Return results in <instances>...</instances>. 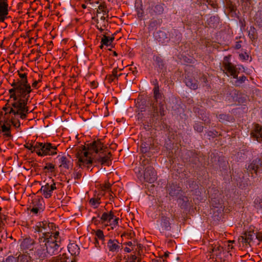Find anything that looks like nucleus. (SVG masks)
<instances>
[{
    "label": "nucleus",
    "mask_w": 262,
    "mask_h": 262,
    "mask_svg": "<svg viewBox=\"0 0 262 262\" xmlns=\"http://www.w3.org/2000/svg\"><path fill=\"white\" fill-rule=\"evenodd\" d=\"M37 246L35 248L36 254L40 258H45L48 255H53L58 253L59 245L57 241L52 237L49 232L43 233L37 237L35 235Z\"/></svg>",
    "instance_id": "obj_1"
},
{
    "label": "nucleus",
    "mask_w": 262,
    "mask_h": 262,
    "mask_svg": "<svg viewBox=\"0 0 262 262\" xmlns=\"http://www.w3.org/2000/svg\"><path fill=\"white\" fill-rule=\"evenodd\" d=\"M136 106L138 111L143 112L147 111L148 115L154 119H158L159 112L158 106L155 102H153L152 99L149 97H139L136 102Z\"/></svg>",
    "instance_id": "obj_2"
},
{
    "label": "nucleus",
    "mask_w": 262,
    "mask_h": 262,
    "mask_svg": "<svg viewBox=\"0 0 262 262\" xmlns=\"http://www.w3.org/2000/svg\"><path fill=\"white\" fill-rule=\"evenodd\" d=\"M180 166L176 161L173 162L170 170L171 177L173 179L178 181L169 184L167 186V191L170 196L173 198L179 199L180 198V189L179 186V179H180Z\"/></svg>",
    "instance_id": "obj_3"
},
{
    "label": "nucleus",
    "mask_w": 262,
    "mask_h": 262,
    "mask_svg": "<svg viewBox=\"0 0 262 262\" xmlns=\"http://www.w3.org/2000/svg\"><path fill=\"white\" fill-rule=\"evenodd\" d=\"M230 55L224 57L221 70L228 77L237 78V75L241 71H244V68L242 65H234L230 61Z\"/></svg>",
    "instance_id": "obj_4"
},
{
    "label": "nucleus",
    "mask_w": 262,
    "mask_h": 262,
    "mask_svg": "<svg viewBox=\"0 0 262 262\" xmlns=\"http://www.w3.org/2000/svg\"><path fill=\"white\" fill-rule=\"evenodd\" d=\"M29 99H20L19 101L11 103V105L15 108L10 107V111L8 112L9 114H12L14 116L19 115L21 119H25L27 117V114L29 111L27 106V103Z\"/></svg>",
    "instance_id": "obj_5"
},
{
    "label": "nucleus",
    "mask_w": 262,
    "mask_h": 262,
    "mask_svg": "<svg viewBox=\"0 0 262 262\" xmlns=\"http://www.w3.org/2000/svg\"><path fill=\"white\" fill-rule=\"evenodd\" d=\"M34 150L32 151L33 152L36 150V154L39 156H43L47 155H54L57 154V147L52 146L50 143H42L36 142L35 145H33Z\"/></svg>",
    "instance_id": "obj_6"
},
{
    "label": "nucleus",
    "mask_w": 262,
    "mask_h": 262,
    "mask_svg": "<svg viewBox=\"0 0 262 262\" xmlns=\"http://www.w3.org/2000/svg\"><path fill=\"white\" fill-rule=\"evenodd\" d=\"M90 154V152L87 151L85 146H82L76 151L75 155L79 163H82L84 165H88V168H89V165L93 163V160L89 157Z\"/></svg>",
    "instance_id": "obj_7"
},
{
    "label": "nucleus",
    "mask_w": 262,
    "mask_h": 262,
    "mask_svg": "<svg viewBox=\"0 0 262 262\" xmlns=\"http://www.w3.org/2000/svg\"><path fill=\"white\" fill-rule=\"evenodd\" d=\"M9 92L10 94V98L14 101L13 102L19 101L20 99H29L30 97V93L19 86L16 88L10 89Z\"/></svg>",
    "instance_id": "obj_8"
},
{
    "label": "nucleus",
    "mask_w": 262,
    "mask_h": 262,
    "mask_svg": "<svg viewBox=\"0 0 262 262\" xmlns=\"http://www.w3.org/2000/svg\"><path fill=\"white\" fill-rule=\"evenodd\" d=\"M153 102H155L158 106L159 115L161 116L165 115L164 102L162 94L160 93L159 86H156L154 89Z\"/></svg>",
    "instance_id": "obj_9"
},
{
    "label": "nucleus",
    "mask_w": 262,
    "mask_h": 262,
    "mask_svg": "<svg viewBox=\"0 0 262 262\" xmlns=\"http://www.w3.org/2000/svg\"><path fill=\"white\" fill-rule=\"evenodd\" d=\"M144 180L149 183H154L157 179V174L154 168L151 166L146 167L144 172Z\"/></svg>",
    "instance_id": "obj_10"
},
{
    "label": "nucleus",
    "mask_w": 262,
    "mask_h": 262,
    "mask_svg": "<svg viewBox=\"0 0 262 262\" xmlns=\"http://www.w3.org/2000/svg\"><path fill=\"white\" fill-rule=\"evenodd\" d=\"M163 5L162 4H155L153 3H150L149 4V7L147 10L152 16L160 15L164 11Z\"/></svg>",
    "instance_id": "obj_11"
},
{
    "label": "nucleus",
    "mask_w": 262,
    "mask_h": 262,
    "mask_svg": "<svg viewBox=\"0 0 262 262\" xmlns=\"http://www.w3.org/2000/svg\"><path fill=\"white\" fill-rule=\"evenodd\" d=\"M54 227L55 225L54 223H48V222L45 221L37 223V225L34 228V230L35 231V232H38V235H36L38 237L39 236V234L41 235L43 233V230H46L47 227H48L49 229H52ZM46 232L47 231H45V232ZM43 233H45V232H43Z\"/></svg>",
    "instance_id": "obj_12"
},
{
    "label": "nucleus",
    "mask_w": 262,
    "mask_h": 262,
    "mask_svg": "<svg viewBox=\"0 0 262 262\" xmlns=\"http://www.w3.org/2000/svg\"><path fill=\"white\" fill-rule=\"evenodd\" d=\"M7 0H0V23L4 22L8 15Z\"/></svg>",
    "instance_id": "obj_13"
},
{
    "label": "nucleus",
    "mask_w": 262,
    "mask_h": 262,
    "mask_svg": "<svg viewBox=\"0 0 262 262\" xmlns=\"http://www.w3.org/2000/svg\"><path fill=\"white\" fill-rule=\"evenodd\" d=\"M153 60L158 72L163 73L166 71V66L164 59L161 56L154 55L153 56Z\"/></svg>",
    "instance_id": "obj_14"
},
{
    "label": "nucleus",
    "mask_w": 262,
    "mask_h": 262,
    "mask_svg": "<svg viewBox=\"0 0 262 262\" xmlns=\"http://www.w3.org/2000/svg\"><path fill=\"white\" fill-rule=\"evenodd\" d=\"M262 166V157L256 158L249 166L248 170L251 174L257 173L259 171V168Z\"/></svg>",
    "instance_id": "obj_15"
},
{
    "label": "nucleus",
    "mask_w": 262,
    "mask_h": 262,
    "mask_svg": "<svg viewBox=\"0 0 262 262\" xmlns=\"http://www.w3.org/2000/svg\"><path fill=\"white\" fill-rule=\"evenodd\" d=\"M106 148L99 140H97L89 144L88 150H93L96 154L99 152L103 153V152L102 151H103L104 149Z\"/></svg>",
    "instance_id": "obj_16"
},
{
    "label": "nucleus",
    "mask_w": 262,
    "mask_h": 262,
    "mask_svg": "<svg viewBox=\"0 0 262 262\" xmlns=\"http://www.w3.org/2000/svg\"><path fill=\"white\" fill-rule=\"evenodd\" d=\"M18 75L19 77V79H18V81L20 82V84H22L23 87H24V89L26 91H28L30 93L32 92V89L31 88L30 84L28 83V79H27V74L26 73H20L19 71Z\"/></svg>",
    "instance_id": "obj_17"
},
{
    "label": "nucleus",
    "mask_w": 262,
    "mask_h": 262,
    "mask_svg": "<svg viewBox=\"0 0 262 262\" xmlns=\"http://www.w3.org/2000/svg\"><path fill=\"white\" fill-rule=\"evenodd\" d=\"M251 135L253 138H255L257 141L262 142L261 127L257 124H254L251 131Z\"/></svg>",
    "instance_id": "obj_18"
},
{
    "label": "nucleus",
    "mask_w": 262,
    "mask_h": 262,
    "mask_svg": "<svg viewBox=\"0 0 262 262\" xmlns=\"http://www.w3.org/2000/svg\"><path fill=\"white\" fill-rule=\"evenodd\" d=\"M155 38L160 43L163 44L169 40L167 33L161 30L158 31L154 35Z\"/></svg>",
    "instance_id": "obj_19"
},
{
    "label": "nucleus",
    "mask_w": 262,
    "mask_h": 262,
    "mask_svg": "<svg viewBox=\"0 0 262 262\" xmlns=\"http://www.w3.org/2000/svg\"><path fill=\"white\" fill-rule=\"evenodd\" d=\"M152 148V145L149 141L142 142L140 146L141 152L145 154L148 157L150 156L149 151Z\"/></svg>",
    "instance_id": "obj_20"
},
{
    "label": "nucleus",
    "mask_w": 262,
    "mask_h": 262,
    "mask_svg": "<svg viewBox=\"0 0 262 262\" xmlns=\"http://www.w3.org/2000/svg\"><path fill=\"white\" fill-rule=\"evenodd\" d=\"M184 82L185 83L187 86L190 88L191 89L195 90L198 89V83L196 81L192 78L189 75H187V77L185 76V79L184 80Z\"/></svg>",
    "instance_id": "obj_21"
},
{
    "label": "nucleus",
    "mask_w": 262,
    "mask_h": 262,
    "mask_svg": "<svg viewBox=\"0 0 262 262\" xmlns=\"http://www.w3.org/2000/svg\"><path fill=\"white\" fill-rule=\"evenodd\" d=\"M119 242L117 240H112L110 239L107 243V247H108L109 250L111 252L118 251V250L121 248L118 245Z\"/></svg>",
    "instance_id": "obj_22"
},
{
    "label": "nucleus",
    "mask_w": 262,
    "mask_h": 262,
    "mask_svg": "<svg viewBox=\"0 0 262 262\" xmlns=\"http://www.w3.org/2000/svg\"><path fill=\"white\" fill-rule=\"evenodd\" d=\"M170 228L169 220L167 217L162 216L161 218V232H163L164 231H168L170 229Z\"/></svg>",
    "instance_id": "obj_23"
},
{
    "label": "nucleus",
    "mask_w": 262,
    "mask_h": 262,
    "mask_svg": "<svg viewBox=\"0 0 262 262\" xmlns=\"http://www.w3.org/2000/svg\"><path fill=\"white\" fill-rule=\"evenodd\" d=\"M161 21V19H151L149 21V24L148 27L149 31H151L156 29L158 27L160 26Z\"/></svg>",
    "instance_id": "obj_24"
},
{
    "label": "nucleus",
    "mask_w": 262,
    "mask_h": 262,
    "mask_svg": "<svg viewBox=\"0 0 262 262\" xmlns=\"http://www.w3.org/2000/svg\"><path fill=\"white\" fill-rule=\"evenodd\" d=\"M95 162L100 163L102 165L106 164L107 165H109L110 163L111 162L110 160V157L105 155L104 156H99L96 158Z\"/></svg>",
    "instance_id": "obj_25"
},
{
    "label": "nucleus",
    "mask_w": 262,
    "mask_h": 262,
    "mask_svg": "<svg viewBox=\"0 0 262 262\" xmlns=\"http://www.w3.org/2000/svg\"><path fill=\"white\" fill-rule=\"evenodd\" d=\"M255 236V233L252 231L246 232L242 236L243 239L245 243H249Z\"/></svg>",
    "instance_id": "obj_26"
},
{
    "label": "nucleus",
    "mask_w": 262,
    "mask_h": 262,
    "mask_svg": "<svg viewBox=\"0 0 262 262\" xmlns=\"http://www.w3.org/2000/svg\"><path fill=\"white\" fill-rule=\"evenodd\" d=\"M8 120H6L5 121V123L7 124V125H9V126H6L5 124L1 126L2 127V132L5 133L4 135L7 137H11L12 136L10 133V126L9 124L8 123Z\"/></svg>",
    "instance_id": "obj_27"
},
{
    "label": "nucleus",
    "mask_w": 262,
    "mask_h": 262,
    "mask_svg": "<svg viewBox=\"0 0 262 262\" xmlns=\"http://www.w3.org/2000/svg\"><path fill=\"white\" fill-rule=\"evenodd\" d=\"M68 248L71 254L76 255L79 253L80 249L76 244H71L68 246Z\"/></svg>",
    "instance_id": "obj_28"
},
{
    "label": "nucleus",
    "mask_w": 262,
    "mask_h": 262,
    "mask_svg": "<svg viewBox=\"0 0 262 262\" xmlns=\"http://www.w3.org/2000/svg\"><path fill=\"white\" fill-rule=\"evenodd\" d=\"M117 68H116L113 70L112 75H108L106 76V78L108 79L110 82H113L115 78H117L118 79V77L122 75V73L119 75H117Z\"/></svg>",
    "instance_id": "obj_29"
},
{
    "label": "nucleus",
    "mask_w": 262,
    "mask_h": 262,
    "mask_svg": "<svg viewBox=\"0 0 262 262\" xmlns=\"http://www.w3.org/2000/svg\"><path fill=\"white\" fill-rule=\"evenodd\" d=\"M32 206L38 208H39V207H41L42 210H43L45 207L43 204V199L41 198L33 200Z\"/></svg>",
    "instance_id": "obj_30"
},
{
    "label": "nucleus",
    "mask_w": 262,
    "mask_h": 262,
    "mask_svg": "<svg viewBox=\"0 0 262 262\" xmlns=\"http://www.w3.org/2000/svg\"><path fill=\"white\" fill-rule=\"evenodd\" d=\"M34 244V242L30 238H25L21 243V246L25 249H29Z\"/></svg>",
    "instance_id": "obj_31"
},
{
    "label": "nucleus",
    "mask_w": 262,
    "mask_h": 262,
    "mask_svg": "<svg viewBox=\"0 0 262 262\" xmlns=\"http://www.w3.org/2000/svg\"><path fill=\"white\" fill-rule=\"evenodd\" d=\"M208 25L210 27L214 28L217 26L219 23V18L215 16H211L208 20Z\"/></svg>",
    "instance_id": "obj_32"
},
{
    "label": "nucleus",
    "mask_w": 262,
    "mask_h": 262,
    "mask_svg": "<svg viewBox=\"0 0 262 262\" xmlns=\"http://www.w3.org/2000/svg\"><path fill=\"white\" fill-rule=\"evenodd\" d=\"M100 198H93L90 199L89 203L94 208H98L99 205L100 204Z\"/></svg>",
    "instance_id": "obj_33"
},
{
    "label": "nucleus",
    "mask_w": 262,
    "mask_h": 262,
    "mask_svg": "<svg viewBox=\"0 0 262 262\" xmlns=\"http://www.w3.org/2000/svg\"><path fill=\"white\" fill-rule=\"evenodd\" d=\"M19 262H33L31 257L27 255H20L18 256Z\"/></svg>",
    "instance_id": "obj_34"
},
{
    "label": "nucleus",
    "mask_w": 262,
    "mask_h": 262,
    "mask_svg": "<svg viewBox=\"0 0 262 262\" xmlns=\"http://www.w3.org/2000/svg\"><path fill=\"white\" fill-rule=\"evenodd\" d=\"M99 10L102 12L103 14H107L109 12V10L106 8V5L104 3L101 4L98 6V10H97V13H99Z\"/></svg>",
    "instance_id": "obj_35"
},
{
    "label": "nucleus",
    "mask_w": 262,
    "mask_h": 262,
    "mask_svg": "<svg viewBox=\"0 0 262 262\" xmlns=\"http://www.w3.org/2000/svg\"><path fill=\"white\" fill-rule=\"evenodd\" d=\"M217 118L221 122H224L225 121H230L232 120V118L230 116L226 115V114H220L217 116Z\"/></svg>",
    "instance_id": "obj_36"
},
{
    "label": "nucleus",
    "mask_w": 262,
    "mask_h": 262,
    "mask_svg": "<svg viewBox=\"0 0 262 262\" xmlns=\"http://www.w3.org/2000/svg\"><path fill=\"white\" fill-rule=\"evenodd\" d=\"M61 166L62 165L63 167L67 169L69 168L70 161H68L67 158L64 156H62L60 159Z\"/></svg>",
    "instance_id": "obj_37"
},
{
    "label": "nucleus",
    "mask_w": 262,
    "mask_h": 262,
    "mask_svg": "<svg viewBox=\"0 0 262 262\" xmlns=\"http://www.w3.org/2000/svg\"><path fill=\"white\" fill-rule=\"evenodd\" d=\"M229 95L231 96V97L232 98V100L233 101H237V95L238 93V92L235 90L234 89H229Z\"/></svg>",
    "instance_id": "obj_38"
},
{
    "label": "nucleus",
    "mask_w": 262,
    "mask_h": 262,
    "mask_svg": "<svg viewBox=\"0 0 262 262\" xmlns=\"http://www.w3.org/2000/svg\"><path fill=\"white\" fill-rule=\"evenodd\" d=\"M46 189H45V192L43 193V195L44 196L48 199L51 196V193L50 190V187L48 183H47L45 185Z\"/></svg>",
    "instance_id": "obj_39"
},
{
    "label": "nucleus",
    "mask_w": 262,
    "mask_h": 262,
    "mask_svg": "<svg viewBox=\"0 0 262 262\" xmlns=\"http://www.w3.org/2000/svg\"><path fill=\"white\" fill-rule=\"evenodd\" d=\"M187 154L189 157V161L190 162H195L196 159H198V157L195 155L192 151H187Z\"/></svg>",
    "instance_id": "obj_40"
},
{
    "label": "nucleus",
    "mask_w": 262,
    "mask_h": 262,
    "mask_svg": "<svg viewBox=\"0 0 262 262\" xmlns=\"http://www.w3.org/2000/svg\"><path fill=\"white\" fill-rule=\"evenodd\" d=\"M236 80L235 82V85L239 86L243 83H244L246 80L247 78L245 76H242L241 77H238L237 76V78H235Z\"/></svg>",
    "instance_id": "obj_41"
},
{
    "label": "nucleus",
    "mask_w": 262,
    "mask_h": 262,
    "mask_svg": "<svg viewBox=\"0 0 262 262\" xmlns=\"http://www.w3.org/2000/svg\"><path fill=\"white\" fill-rule=\"evenodd\" d=\"M111 219H110V216L106 212L103 213L102 216L100 217V221L102 223H104L106 222H111Z\"/></svg>",
    "instance_id": "obj_42"
},
{
    "label": "nucleus",
    "mask_w": 262,
    "mask_h": 262,
    "mask_svg": "<svg viewBox=\"0 0 262 262\" xmlns=\"http://www.w3.org/2000/svg\"><path fill=\"white\" fill-rule=\"evenodd\" d=\"M136 11L137 12L138 17L140 20H141L142 19V17L143 16V14H144V11L142 8V5L141 4L140 5V7H137Z\"/></svg>",
    "instance_id": "obj_43"
},
{
    "label": "nucleus",
    "mask_w": 262,
    "mask_h": 262,
    "mask_svg": "<svg viewBox=\"0 0 262 262\" xmlns=\"http://www.w3.org/2000/svg\"><path fill=\"white\" fill-rule=\"evenodd\" d=\"M256 24L259 27H262V12L257 14V17L255 19Z\"/></svg>",
    "instance_id": "obj_44"
},
{
    "label": "nucleus",
    "mask_w": 262,
    "mask_h": 262,
    "mask_svg": "<svg viewBox=\"0 0 262 262\" xmlns=\"http://www.w3.org/2000/svg\"><path fill=\"white\" fill-rule=\"evenodd\" d=\"M19 260L18 258L17 259L16 257L13 256H9L5 259H3L1 262H18Z\"/></svg>",
    "instance_id": "obj_45"
},
{
    "label": "nucleus",
    "mask_w": 262,
    "mask_h": 262,
    "mask_svg": "<svg viewBox=\"0 0 262 262\" xmlns=\"http://www.w3.org/2000/svg\"><path fill=\"white\" fill-rule=\"evenodd\" d=\"M194 128L196 131L199 133H201L203 130V126L199 123H197L194 124Z\"/></svg>",
    "instance_id": "obj_46"
},
{
    "label": "nucleus",
    "mask_w": 262,
    "mask_h": 262,
    "mask_svg": "<svg viewBox=\"0 0 262 262\" xmlns=\"http://www.w3.org/2000/svg\"><path fill=\"white\" fill-rule=\"evenodd\" d=\"M101 43L104 44V45L108 46L110 45V40L107 36H106L105 35H103V37L101 39Z\"/></svg>",
    "instance_id": "obj_47"
},
{
    "label": "nucleus",
    "mask_w": 262,
    "mask_h": 262,
    "mask_svg": "<svg viewBox=\"0 0 262 262\" xmlns=\"http://www.w3.org/2000/svg\"><path fill=\"white\" fill-rule=\"evenodd\" d=\"M43 169L45 172H47L48 170L52 171L54 169V165L51 163H47L46 166L44 167Z\"/></svg>",
    "instance_id": "obj_48"
},
{
    "label": "nucleus",
    "mask_w": 262,
    "mask_h": 262,
    "mask_svg": "<svg viewBox=\"0 0 262 262\" xmlns=\"http://www.w3.org/2000/svg\"><path fill=\"white\" fill-rule=\"evenodd\" d=\"M9 123H11L13 126H14L16 128H18L20 125V122L18 119H17L16 121L15 120H14L13 119H10L9 120Z\"/></svg>",
    "instance_id": "obj_49"
},
{
    "label": "nucleus",
    "mask_w": 262,
    "mask_h": 262,
    "mask_svg": "<svg viewBox=\"0 0 262 262\" xmlns=\"http://www.w3.org/2000/svg\"><path fill=\"white\" fill-rule=\"evenodd\" d=\"M11 86H13V88H16L17 86H20L21 88L24 89V87L17 80H13V82L11 84Z\"/></svg>",
    "instance_id": "obj_50"
},
{
    "label": "nucleus",
    "mask_w": 262,
    "mask_h": 262,
    "mask_svg": "<svg viewBox=\"0 0 262 262\" xmlns=\"http://www.w3.org/2000/svg\"><path fill=\"white\" fill-rule=\"evenodd\" d=\"M149 163V160L148 159H144L142 160V161L141 162V167H140L139 168L142 170H145V166Z\"/></svg>",
    "instance_id": "obj_51"
},
{
    "label": "nucleus",
    "mask_w": 262,
    "mask_h": 262,
    "mask_svg": "<svg viewBox=\"0 0 262 262\" xmlns=\"http://www.w3.org/2000/svg\"><path fill=\"white\" fill-rule=\"evenodd\" d=\"M43 210H42L41 207H39V208L35 207L32 206V208L31 209V211L34 214H37L39 212H40L41 211H43Z\"/></svg>",
    "instance_id": "obj_52"
},
{
    "label": "nucleus",
    "mask_w": 262,
    "mask_h": 262,
    "mask_svg": "<svg viewBox=\"0 0 262 262\" xmlns=\"http://www.w3.org/2000/svg\"><path fill=\"white\" fill-rule=\"evenodd\" d=\"M10 107H13L14 109H15L12 105H11V104H9V103H7V104L3 108V110L4 111H6V113H5V115H7V114H9L8 112L10 111Z\"/></svg>",
    "instance_id": "obj_53"
},
{
    "label": "nucleus",
    "mask_w": 262,
    "mask_h": 262,
    "mask_svg": "<svg viewBox=\"0 0 262 262\" xmlns=\"http://www.w3.org/2000/svg\"><path fill=\"white\" fill-rule=\"evenodd\" d=\"M96 235L98 238H104V235L103 234V232L101 230H98L96 232Z\"/></svg>",
    "instance_id": "obj_54"
},
{
    "label": "nucleus",
    "mask_w": 262,
    "mask_h": 262,
    "mask_svg": "<svg viewBox=\"0 0 262 262\" xmlns=\"http://www.w3.org/2000/svg\"><path fill=\"white\" fill-rule=\"evenodd\" d=\"M182 60L186 63H191L193 59L192 58H188L186 56H183L181 57V60Z\"/></svg>",
    "instance_id": "obj_55"
},
{
    "label": "nucleus",
    "mask_w": 262,
    "mask_h": 262,
    "mask_svg": "<svg viewBox=\"0 0 262 262\" xmlns=\"http://www.w3.org/2000/svg\"><path fill=\"white\" fill-rule=\"evenodd\" d=\"M118 221H119V218L117 217V218H115L113 221L112 223H110V225L111 226H112V229H114V226H117L118 225Z\"/></svg>",
    "instance_id": "obj_56"
},
{
    "label": "nucleus",
    "mask_w": 262,
    "mask_h": 262,
    "mask_svg": "<svg viewBox=\"0 0 262 262\" xmlns=\"http://www.w3.org/2000/svg\"><path fill=\"white\" fill-rule=\"evenodd\" d=\"M217 201L218 202V203L220 204L219 200H216V199L215 198H211V204L212 205H214V207L216 208L218 207V206H217Z\"/></svg>",
    "instance_id": "obj_57"
},
{
    "label": "nucleus",
    "mask_w": 262,
    "mask_h": 262,
    "mask_svg": "<svg viewBox=\"0 0 262 262\" xmlns=\"http://www.w3.org/2000/svg\"><path fill=\"white\" fill-rule=\"evenodd\" d=\"M207 3L208 5L211 6L213 8H216L217 7L216 4L214 3L212 0H207Z\"/></svg>",
    "instance_id": "obj_58"
},
{
    "label": "nucleus",
    "mask_w": 262,
    "mask_h": 262,
    "mask_svg": "<svg viewBox=\"0 0 262 262\" xmlns=\"http://www.w3.org/2000/svg\"><path fill=\"white\" fill-rule=\"evenodd\" d=\"M81 176V174L79 172H74L72 174V177L75 179H79L80 178Z\"/></svg>",
    "instance_id": "obj_59"
},
{
    "label": "nucleus",
    "mask_w": 262,
    "mask_h": 262,
    "mask_svg": "<svg viewBox=\"0 0 262 262\" xmlns=\"http://www.w3.org/2000/svg\"><path fill=\"white\" fill-rule=\"evenodd\" d=\"M217 132H209L208 133V135L209 136H211L213 138L215 137V136H217Z\"/></svg>",
    "instance_id": "obj_60"
},
{
    "label": "nucleus",
    "mask_w": 262,
    "mask_h": 262,
    "mask_svg": "<svg viewBox=\"0 0 262 262\" xmlns=\"http://www.w3.org/2000/svg\"><path fill=\"white\" fill-rule=\"evenodd\" d=\"M92 221L93 223H94L95 224H97L101 222V221L100 220H98L97 219V217L94 216L92 218Z\"/></svg>",
    "instance_id": "obj_61"
},
{
    "label": "nucleus",
    "mask_w": 262,
    "mask_h": 262,
    "mask_svg": "<svg viewBox=\"0 0 262 262\" xmlns=\"http://www.w3.org/2000/svg\"><path fill=\"white\" fill-rule=\"evenodd\" d=\"M25 147L29 150H32L33 148V145L27 144L25 145Z\"/></svg>",
    "instance_id": "obj_62"
},
{
    "label": "nucleus",
    "mask_w": 262,
    "mask_h": 262,
    "mask_svg": "<svg viewBox=\"0 0 262 262\" xmlns=\"http://www.w3.org/2000/svg\"><path fill=\"white\" fill-rule=\"evenodd\" d=\"M50 190H51V193H52V191L56 189V186H55V183H53V184L50 185Z\"/></svg>",
    "instance_id": "obj_63"
},
{
    "label": "nucleus",
    "mask_w": 262,
    "mask_h": 262,
    "mask_svg": "<svg viewBox=\"0 0 262 262\" xmlns=\"http://www.w3.org/2000/svg\"><path fill=\"white\" fill-rule=\"evenodd\" d=\"M241 41H238V42H236V44L235 45V48L236 49H239L241 48L242 46H241Z\"/></svg>",
    "instance_id": "obj_64"
}]
</instances>
